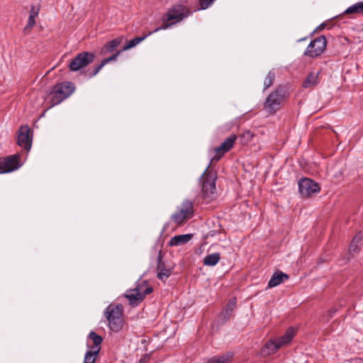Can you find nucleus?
<instances>
[{"mask_svg":"<svg viewBox=\"0 0 363 363\" xmlns=\"http://www.w3.org/2000/svg\"><path fill=\"white\" fill-rule=\"evenodd\" d=\"M122 39L118 38L108 42L102 48V53L111 52L121 43Z\"/></svg>","mask_w":363,"mask_h":363,"instance_id":"obj_24","label":"nucleus"},{"mask_svg":"<svg viewBox=\"0 0 363 363\" xmlns=\"http://www.w3.org/2000/svg\"><path fill=\"white\" fill-rule=\"evenodd\" d=\"M94 54L89 52L79 53L69 64V68L72 72L79 71L88 66L94 61Z\"/></svg>","mask_w":363,"mask_h":363,"instance_id":"obj_7","label":"nucleus"},{"mask_svg":"<svg viewBox=\"0 0 363 363\" xmlns=\"http://www.w3.org/2000/svg\"><path fill=\"white\" fill-rule=\"evenodd\" d=\"M275 74L272 72H269L264 82V89L271 86L274 81Z\"/></svg>","mask_w":363,"mask_h":363,"instance_id":"obj_31","label":"nucleus"},{"mask_svg":"<svg viewBox=\"0 0 363 363\" xmlns=\"http://www.w3.org/2000/svg\"><path fill=\"white\" fill-rule=\"evenodd\" d=\"M99 351L100 348L88 351L85 354L84 363H94Z\"/></svg>","mask_w":363,"mask_h":363,"instance_id":"obj_28","label":"nucleus"},{"mask_svg":"<svg viewBox=\"0 0 363 363\" xmlns=\"http://www.w3.org/2000/svg\"><path fill=\"white\" fill-rule=\"evenodd\" d=\"M233 360V354L228 353L219 357H214L207 363H230Z\"/></svg>","mask_w":363,"mask_h":363,"instance_id":"obj_26","label":"nucleus"},{"mask_svg":"<svg viewBox=\"0 0 363 363\" xmlns=\"http://www.w3.org/2000/svg\"><path fill=\"white\" fill-rule=\"evenodd\" d=\"M362 240V235L361 233H358L354 237L348 249V252L350 255H352L353 254L359 251Z\"/></svg>","mask_w":363,"mask_h":363,"instance_id":"obj_21","label":"nucleus"},{"mask_svg":"<svg viewBox=\"0 0 363 363\" xmlns=\"http://www.w3.org/2000/svg\"><path fill=\"white\" fill-rule=\"evenodd\" d=\"M237 139L235 135H231L220 144V146L210 150V154L212 156L211 162H218L225 153L228 152L233 147Z\"/></svg>","mask_w":363,"mask_h":363,"instance_id":"obj_6","label":"nucleus"},{"mask_svg":"<svg viewBox=\"0 0 363 363\" xmlns=\"http://www.w3.org/2000/svg\"><path fill=\"white\" fill-rule=\"evenodd\" d=\"M135 289L140 292V294H142L144 298L147 294H151L153 291L152 287L150 286L145 280H138Z\"/></svg>","mask_w":363,"mask_h":363,"instance_id":"obj_19","label":"nucleus"},{"mask_svg":"<svg viewBox=\"0 0 363 363\" xmlns=\"http://www.w3.org/2000/svg\"><path fill=\"white\" fill-rule=\"evenodd\" d=\"M236 304H237V301H236V298H231L228 301V303H227V305L225 306V307L224 308V311H223V315L224 318H227L230 315L231 313L235 309Z\"/></svg>","mask_w":363,"mask_h":363,"instance_id":"obj_29","label":"nucleus"},{"mask_svg":"<svg viewBox=\"0 0 363 363\" xmlns=\"http://www.w3.org/2000/svg\"><path fill=\"white\" fill-rule=\"evenodd\" d=\"M35 24V18L33 16H29L28 23L25 27L26 31H30Z\"/></svg>","mask_w":363,"mask_h":363,"instance_id":"obj_32","label":"nucleus"},{"mask_svg":"<svg viewBox=\"0 0 363 363\" xmlns=\"http://www.w3.org/2000/svg\"><path fill=\"white\" fill-rule=\"evenodd\" d=\"M202 179L203 197L207 202H209L215 199L217 196L216 189V173L213 171H208V169H206L202 175Z\"/></svg>","mask_w":363,"mask_h":363,"instance_id":"obj_3","label":"nucleus"},{"mask_svg":"<svg viewBox=\"0 0 363 363\" xmlns=\"http://www.w3.org/2000/svg\"><path fill=\"white\" fill-rule=\"evenodd\" d=\"M124 296L128 300L130 305L133 306H138L145 298L143 294H140L135 288L127 290Z\"/></svg>","mask_w":363,"mask_h":363,"instance_id":"obj_14","label":"nucleus"},{"mask_svg":"<svg viewBox=\"0 0 363 363\" xmlns=\"http://www.w3.org/2000/svg\"><path fill=\"white\" fill-rule=\"evenodd\" d=\"M289 279V276L280 271L276 272L268 282V287H275Z\"/></svg>","mask_w":363,"mask_h":363,"instance_id":"obj_15","label":"nucleus"},{"mask_svg":"<svg viewBox=\"0 0 363 363\" xmlns=\"http://www.w3.org/2000/svg\"><path fill=\"white\" fill-rule=\"evenodd\" d=\"M285 91L283 88H278L272 92L266 99L264 108L269 112L278 111L285 99Z\"/></svg>","mask_w":363,"mask_h":363,"instance_id":"obj_5","label":"nucleus"},{"mask_svg":"<svg viewBox=\"0 0 363 363\" xmlns=\"http://www.w3.org/2000/svg\"><path fill=\"white\" fill-rule=\"evenodd\" d=\"M193 215L194 207L192 202L185 200L177 207V211L172 214V220L177 225H182L191 218Z\"/></svg>","mask_w":363,"mask_h":363,"instance_id":"obj_4","label":"nucleus"},{"mask_svg":"<svg viewBox=\"0 0 363 363\" xmlns=\"http://www.w3.org/2000/svg\"><path fill=\"white\" fill-rule=\"evenodd\" d=\"M108 327L113 332L120 331L124 323L123 308L121 304H110L104 311Z\"/></svg>","mask_w":363,"mask_h":363,"instance_id":"obj_1","label":"nucleus"},{"mask_svg":"<svg viewBox=\"0 0 363 363\" xmlns=\"http://www.w3.org/2000/svg\"><path fill=\"white\" fill-rule=\"evenodd\" d=\"M184 18V14L181 11L177 9L170 10L163 18V25L161 27H158L153 30V32H157L162 29H166L169 26L174 24L175 22L182 21Z\"/></svg>","mask_w":363,"mask_h":363,"instance_id":"obj_10","label":"nucleus"},{"mask_svg":"<svg viewBox=\"0 0 363 363\" xmlns=\"http://www.w3.org/2000/svg\"><path fill=\"white\" fill-rule=\"evenodd\" d=\"M220 259V255L218 252L208 255L203 259V264L206 266H215Z\"/></svg>","mask_w":363,"mask_h":363,"instance_id":"obj_25","label":"nucleus"},{"mask_svg":"<svg viewBox=\"0 0 363 363\" xmlns=\"http://www.w3.org/2000/svg\"><path fill=\"white\" fill-rule=\"evenodd\" d=\"M192 238V235H179L174 236L169 241L170 246H179L187 243Z\"/></svg>","mask_w":363,"mask_h":363,"instance_id":"obj_16","label":"nucleus"},{"mask_svg":"<svg viewBox=\"0 0 363 363\" xmlns=\"http://www.w3.org/2000/svg\"><path fill=\"white\" fill-rule=\"evenodd\" d=\"M30 129L28 125H22L18 134V145L26 150H29L31 147L32 140L30 135Z\"/></svg>","mask_w":363,"mask_h":363,"instance_id":"obj_12","label":"nucleus"},{"mask_svg":"<svg viewBox=\"0 0 363 363\" xmlns=\"http://www.w3.org/2000/svg\"><path fill=\"white\" fill-rule=\"evenodd\" d=\"M154 33L155 32H153V31H150L147 35H145L143 37H137V38H135L129 40L128 42L127 45L123 47V50H129V49L135 47V45L139 44L140 42L144 40L147 36L150 35L151 34H152Z\"/></svg>","mask_w":363,"mask_h":363,"instance_id":"obj_27","label":"nucleus"},{"mask_svg":"<svg viewBox=\"0 0 363 363\" xmlns=\"http://www.w3.org/2000/svg\"><path fill=\"white\" fill-rule=\"evenodd\" d=\"M327 40L325 36H319L312 40L304 52L306 56L316 57L320 55L325 50Z\"/></svg>","mask_w":363,"mask_h":363,"instance_id":"obj_8","label":"nucleus"},{"mask_svg":"<svg viewBox=\"0 0 363 363\" xmlns=\"http://www.w3.org/2000/svg\"><path fill=\"white\" fill-rule=\"evenodd\" d=\"M38 16V12L35 11L34 8H32L30 12V16H33V18H35V17Z\"/></svg>","mask_w":363,"mask_h":363,"instance_id":"obj_35","label":"nucleus"},{"mask_svg":"<svg viewBox=\"0 0 363 363\" xmlns=\"http://www.w3.org/2000/svg\"><path fill=\"white\" fill-rule=\"evenodd\" d=\"M295 334V329L293 328H289L287 329L285 334L282 337L276 339L278 344L280 345V348L284 345H288L291 341Z\"/></svg>","mask_w":363,"mask_h":363,"instance_id":"obj_17","label":"nucleus"},{"mask_svg":"<svg viewBox=\"0 0 363 363\" xmlns=\"http://www.w3.org/2000/svg\"><path fill=\"white\" fill-rule=\"evenodd\" d=\"M171 274V270L164 267V263L162 261V251L159 252L157 257V277L162 281L166 280Z\"/></svg>","mask_w":363,"mask_h":363,"instance_id":"obj_13","label":"nucleus"},{"mask_svg":"<svg viewBox=\"0 0 363 363\" xmlns=\"http://www.w3.org/2000/svg\"><path fill=\"white\" fill-rule=\"evenodd\" d=\"M202 9H207L215 0H198Z\"/></svg>","mask_w":363,"mask_h":363,"instance_id":"obj_33","label":"nucleus"},{"mask_svg":"<svg viewBox=\"0 0 363 363\" xmlns=\"http://www.w3.org/2000/svg\"><path fill=\"white\" fill-rule=\"evenodd\" d=\"M298 188L300 194L304 197H310L318 194L320 190L318 183L308 178L300 180Z\"/></svg>","mask_w":363,"mask_h":363,"instance_id":"obj_9","label":"nucleus"},{"mask_svg":"<svg viewBox=\"0 0 363 363\" xmlns=\"http://www.w3.org/2000/svg\"><path fill=\"white\" fill-rule=\"evenodd\" d=\"M280 348L276 340H270L267 342L262 350V354L264 356H268L276 352Z\"/></svg>","mask_w":363,"mask_h":363,"instance_id":"obj_18","label":"nucleus"},{"mask_svg":"<svg viewBox=\"0 0 363 363\" xmlns=\"http://www.w3.org/2000/svg\"><path fill=\"white\" fill-rule=\"evenodd\" d=\"M19 157L17 155H11L6 158L0 159V169L1 172H10L20 167Z\"/></svg>","mask_w":363,"mask_h":363,"instance_id":"obj_11","label":"nucleus"},{"mask_svg":"<svg viewBox=\"0 0 363 363\" xmlns=\"http://www.w3.org/2000/svg\"><path fill=\"white\" fill-rule=\"evenodd\" d=\"M122 51H118L116 53L113 55L112 56L106 58L103 60L99 65H98L96 67H95L93 70V72L90 74V76H95L96 75L99 71L102 69L104 66H105L107 63L116 60L118 55L121 54Z\"/></svg>","mask_w":363,"mask_h":363,"instance_id":"obj_22","label":"nucleus"},{"mask_svg":"<svg viewBox=\"0 0 363 363\" xmlns=\"http://www.w3.org/2000/svg\"><path fill=\"white\" fill-rule=\"evenodd\" d=\"M74 86L71 82H64L55 85L48 96L50 107H53L60 104L69 97L74 91Z\"/></svg>","mask_w":363,"mask_h":363,"instance_id":"obj_2","label":"nucleus"},{"mask_svg":"<svg viewBox=\"0 0 363 363\" xmlns=\"http://www.w3.org/2000/svg\"><path fill=\"white\" fill-rule=\"evenodd\" d=\"M243 136L247 138V139H251L252 138V136H253V134L250 131H246L243 134Z\"/></svg>","mask_w":363,"mask_h":363,"instance_id":"obj_34","label":"nucleus"},{"mask_svg":"<svg viewBox=\"0 0 363 363\" xmlns=\"http://www.w3.org/2000/svg\"><path fill=\"white\" fill-rule=\"evenodd\" d=\"M318 72H311L306 79L303 82V87L310 89L314 87L318 84Z\"/></svg>","mask_w":363,"mask_h":363,"instance_id":"obj_20","label":"nucleus"},{"mask_svg":"<svg viewBox=\"0 0 363 363\" xmlns=\"http://www.w3.org/2000/svg\"><path fill=\"white\" fill-rule=\"evenodd\" d=\"M89 338L92 340L94 347H92L91 350H95L96 348H100V345L102 342V337L98 335L94 332H91L89 333Z\"/></svg>","mask_w":363,"mask_h":363,"instance_id":"obj_30","label":"nucleus"},{"mask_svg":"<svg viewBox=\"0 0 363 363\" xmlns=\"http://www.w3.org/2000/svg\"><path fill=\"white\" fill-rule=\"evenodd\" d=\"M345 14L359 15L363 13V1L357 2L348 7L344 12Z\"/></svg>","mask_w":363,"mask_h":363,"instance_id":"obj_23","label":"nucleus"}]
</instances>
